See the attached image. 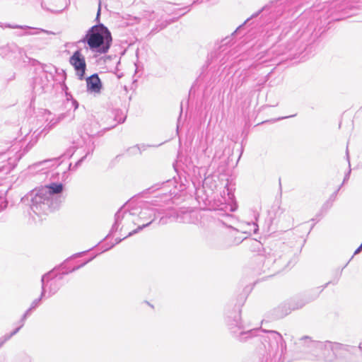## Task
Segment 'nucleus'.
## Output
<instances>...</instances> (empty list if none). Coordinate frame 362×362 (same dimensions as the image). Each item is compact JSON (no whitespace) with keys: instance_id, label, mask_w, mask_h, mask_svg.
<instances>
[{"instance_id":"f257e3e1","label":"nucleus","mask_w":362,"mask_h":362,"mask_svg":"<svg viewBox=\"0 0 362 362\" xmlns=\"http://www.w3.org/2000/svg\"><path fill=\"white\" fill-rule=\"evenodd\" d=\"M226 323L230 334L240 342L251 339L257 345L259 362H283L286 343L280 333L273 330L249 329L241 321L240 311L229 312Z\"/></svg>"},{"instance_id":"f03ea898","label":"nucleus","mask_w":362,"mask_h":362,"mask_svg":"<svg viewBox=\"0 0 362 362\" xmlns=\"http://www.w3.org/2000/svg\"><path fill=\"white\" fill-rule=\"evenodd\" d=\"M234 198L233 193L226 187L223 192L216 195L213 200H209L207 203L205 199V211H210L211 217L217 218L223 225L230 228L226 238L227 247L238 245L247 239V236H243V232L228 224V222L234 218L230 212L235 211L237 209L236 204L233 203Z\"/></svg>"},{"instance_id":"7ed1b4c3","label":"nucleus","mask_w":362,"mask_h":362,"mask_svg":"<svg viewBox=\"0 0 362 362\" xmlns=\"http://www.w3.org/2000/svg\"><path fill=\"white\" fill-rule=\"evenodd\" d=\"M335 342L313 340L308 336L297 339L295 346L303 354V358L310 361L334 362Z\"/></svg>"},{"instance_id":"20e7f679","label":"nucleus","mask_w":362,"mask_h":362,"mask_svg":"<svg viewBox=\"0 0 362 362\" xmlns=\"http://www.w3.org/2000/svg\"><path fill=\"white\" fill-rule=\"evenodd\" d=\"M112 40L109 30L103 24H98L92 26L78 43L87 44L93 52L105 54L108 52Z\"/></svg>"},{"instance_id":"39448f33","label":"nucleus","mask_w":362,"mask_h":362,"mask_svg":"<svg viewBox=\"0 0 362 362\" xmlns=\"http://www.w3.org/2000/svg\"><path fill=\"white\" fill-rule=\"evenodd\" d=\"M63 190L62 183L52 182L31 192L30 209L37 215L40 216L49 209L51 199L55 194L61 193Z\"/></svg>"},{"instance_id":"423d86ee","label":"nucleus","mask_w":362,"mask_h":362,"mask_svg":"<svg viewBox=\"0 0 362 362\" xmlns=\"http://www.w3.org/2000/svg\"><path fill=\"white\" fill-rule=\"evenodd\" d=\"M157 214H160V211L158 209L154 208H146L142 209L138 216H135L134 213H127L124 211L122 208H121L115 214V221L112 226V230L117 229L119 222L123 218L131 221L134 224H139L141 222H143L141 225H139L136 229L129 232L124 238L130 237L149 226L156 219Z\"/></svg>"},{"instance_id":"0eeeda50","label":"nucleus","mask_w":362,"mask_h":362,"mask_svg":"<svg viewBox=\"0 0 362 362\" xmlns=\"http://www.w3.org/2000/svg\"><path fill=\"white\" fill-rule=\"evenodd\" d=\"M293 252L285 243L280 246V250L269 255L263 261L262 272L268 276H274L289 266Z\"/></svg>"},{"instance_id":"6e6552de","label":"nucleus","mask_w":362,"mask_h":362,"mask_svg":"<svg viewBox=\"0 0 362 362\" xmlns=\"http://www.w3.org/2000/svg\"><path fill=\"white\" fill-rule=\"evenodd\" d=\"M298 42L293 40L288 42L285 45L275 46L270 51L279 58L278 64L283 61L291 59L300 54V51L298 47Z\"/></svg>"},{"instance_id":"1a4fd4ad","label":"nucleus","mask_w":362,"mask_h":362,"mask_svg":"<svg viewBox=\"0 0 362 362\" xmlns=\"http://www.w3.org/2000/svg\"><path fill=\"white\" fill-rule=\"evenodd\" d=\"M332 281H328L325 285L322 286L317 287L312 291H310V293L305 296L304 298H293L288 300L291 310H296L302 308L303 306H305L308 303L315 300L320 295V293L323 291V290L330 284H332Z\"/></svg>"},{"instance_id":"9d476101","label":"nucleus","mask_w":362,"mask_h":362,"mask_svg":"<svg viewBox=\"0 0 362 362\" xmlns=\"http://www.w3.org/2000/svg\"><path fill=\"white\" fill-rule=\"evenodd\" d=\"M334 362H353L355 348L349 345L335 342Z\"/></svg>"},{"instance_id":"9b49d317","label":"nucleus","mask_w":362,"mask_h":362,"mask_svg":"<svg viewBox=\"0 0 362 362\" xmlns=\"http://www.w3.org/2000/svg\"><path fill=\"white\" fill-rule=\"evenodd\" d=\"M231 151L230 148H225L223 151H216L213 158L211 166H217L218 173H223L229 164Z\"/></svg>"},{"instance_id":"f8f14e48","label":"nucleus","mask_w":362,"mask_h":362,"mask_svg":"<svg viewBox=\"0 0 362 362\" xmlns=\"http://www.w3.org/2000/svg\"><path fill=\"white\" fill-rule=\"evenodd\" d=\"M69 63L74 67L76 75L80 80H83L86 68L85 57L80 50H76L69 59Z\"/></svg>"},{"instance_id":"ddd939ff","label":"nucleus","mask_w":362,"mask_h":362,"mask_svg":"<svg viewBox=\"0 0 362 362\" xmlns=\"http://www.w3.org/2000/svg\"><path fill=\"white\" fill-rule=\"evenodd\" d=\"M202 216L203 215L202 210L183 211L182 212V217L180 221H182L184 223L198 224L202 222Z\"/></svg>"},{"instance_id":"4468645a","label":"nucleus","mask_w":362,"mask_h":362,"mask_svg":"<svg viewBox=\"0 0 362 362\" xmlns=\"http://www.w3.org/2000/svg\"><path fill=\"white\" fill-rule=\"evenodd\" d=\"M291 311L292 310L288 300L286 301L272 310V318L275 320L283 318L290 314Z\"/></svg>"},{"instance_id":"2eb2a0df","label":"nucleus","mask_w":362,"mask_h":362,"mask_svg":"<svg viewBox=\"0 0 362 362\" xmlns=\"http://www.w3.org/2000/svg\"><path fill=\"white\" fill-rule=\"evenodd\" d=\"M87 88L88 90L99 93L102 88L100 80L97 74H93L86 79Z\"/></svg>"},{"instance_id":"dca6fc26","label":"nucleus","mask_w":362,"mask_h":362,"mask_svg":"<svg viewBox=\"0 0 362 362\" xmlns=\"http://www.w3.org/2000/svg\"><path fill=\"white\" fill-rule=\"evenodd\" d=\"M49 275L50 274L48 273L42 276V279H41L42 292H41L40 298H39L38 299H35L34 301H33V303L30 305V310L35 309L39 305L42 298L45 296V281H48V280L49 279Z\"/></svg>"},{"instance_id":"f3484780","label":"nucleus","mask_w":362,"mask_h":362,"mask_svg":"<svg viewBox=\"0 0 362 362\" xmlns=\"http://www.w3.org/2000/svg\"><path fill=\"white\" fill-rule=\"evenodd\" d=\"M271 6L269 5H266L262 7L260 10L253 13L250 18H248L242 25L238 26L237 29L232 33V35H235L244 25H245L247 22H249L251 19L257 17L261 13L264 11H268L270 9Z\"/></svg>"},{"instance_id":"a211bd4d","label":"nucleus","mask_w":362,"mask_h":362,"mask_svg":"<svg viewBox=\"0 0 362 362\" xmlns=\"http://www.w3.org/2000/svg\"><path fill=\"white\" fill-rule=\"evenodd\" d=\"M215 177H217V176L205 177V185H206L209 189L211 192H214V189L217 187V180L214 179Z\"/></svg>"},{"instance_id":"6ab92c4d","label":"nucleus","mask_w":362,"mask_h":362,"mask_svg":"<svg viewBox=\"0 0 362 362\" xmlns=\"http://www.w3.org/2000/svg\"><path fill=\"white\" fill-rule=\"evenodd\" d=\"M247 226H248V229L245 231H243V233L245 235H251V233H254V234H256L257 233L258 230H259V227H258V225L255 223V222H252V223H247Z\"/></svg>"},{"instance_id":"aec40b11","label":"nucleus","mask_w":362,"mask_h":362,"mask_svg":"<svg viewBox=\"0 0 362 362\" xmlns=\"http://www.w3.org/2000/svg\"><path fill=\"white\" fill-rule=\"evenodd\" d=\"M57 165V160L56 158L54 159H49V160H45L41 162H39L38 163H36V166H45L49 167V166H54Z\"/></svg>"},{"instance_id":"412c9836","label":"nucleus","mask_w":362,"mask_h":362,"mask_svg":"<svg viewBox=\"0 0 362 362\" xmlns=\"http://www.w3.org/2000/svg\"><path fill=\"white\" fill-rule=\"evenodd\" d=\"M59 284L56 281H52L49 284V296L56 293V292L59 290Z\"/></svg>"},{"instance_id":"4be33fe9","label":"nucleus","mask_w":362,"mask_h":362,"mask_svg":"<svg viewBox=\"0 0 362 362\" xmlns=\"http://www.w3.org/2000/svg\"><path fill=\"white\" fill-rule=\"evenodd\" d=\"M346 159L349 163V168H350L351 164H350V160H349V155L348 148H346ZM351 170V168H349V171L345 174L341 185H343L349 179Z\"/></svg>"},{"instance_id":"5701e85b","label":"nucleus","mask_w":362,"mask_h":362,"mask_svg":"<svg viewBox=\"0 0 362 362\" xmlns=\"http://www.w3.org/2000/svg\"><path fill=\"white\" fill-rule=\"evenodd\" d=\"M64 117L65 116L64 114H61L56 119H52L49 122L50 126L53 127L55 124H58L61 120H62L64 118Z\"/></svg>"},{"instance_id":"b1692460","label":"nucleus","mask_w":362,"mask_h":362,"mask_svg":"<svg viewBox=\"0 0 362 362\" xmlns=\"http://www.w3.org/2000/svg\"><path fill=\"white\" fill-rule=\"evenodd\" d=\"M332 202L327 200L322 206L321 211L327 212L332 206Z\"/></svg>"},{"instance_id":"393cba45","label":"nucleus","mask_w":362,"mask_h":362,"mask_svg":"<svg viewBox=\"0 0 362 362\" xmlns=\"http://www.w3.org/2000/svg\"><path fill=\"white\" fill-rule=\"evenodd\" d=\"M341 187V185L334 193H332L331 194V196L329 197V198L328 199L329 201L332 202V203L335 201V199L337 198V193L339 191Z\"/></svg>"},{"instance_id":"a878e982","label":"nucleus","mask_w":362,"mask_h":362,"mask_svg":"<svg viewBox=\"0 0 362 362\" xmlns=\"http://www.w3.org/2000/svg\"><path fill=\"white\" fill-rule=\"evenodd\" d=\"M10 339V336L4 335L0 338V348L4 344L6 341Z\"/></svg>"},{"instance_id":"bb28decb","label":"nucleus","mask_w":362,"mask_h":362,"mask_svg":"<svg viewBox=\"0 0 362 362\" xmlns=\"http://www.w3.org/2000/svg\"><path fill=\"white\" fill-rule=\"evenodd\" d=\"M23 326V323H22V325L17 327L16 329H14L11 333L10 334H6V336H10V339L13 336L15 335L16 333L18 332V331L20 330V329Z\"/></svg>"},{"instance_id":"cd10ccee","label":"nucleus","mask_w":362,"mask_h":362,"mask_svg":"<svg viewBox=\"0 0 362 362\" xmlns=\"http://www.w3.org/2000/svg\"><path fill=\"white\" fill-rule=\"evenodd\" d=\"M32 310H30V308L25 313V314L23 315V317H22V322H23V321L26 319L27 316L30 314V311Z\"/></svg>"},{"instance_id":"c85d7f7f","label":"nucleus","mask_w":362,"mask_h":362,"mask_svg":"<svg viewBox=\"0 0 362 362\" xmlns=\"http://www.w3.org/2000/svg\"><path fill=\"white\" fill-rule=\"evenodd\" d=\"M72 105L75 110L78 107V103L76 100H72Z\"/></svg>"},{"instance_id":"c756f323","label":"nucleus","mask_w":362,"mask_h":362,"mask_svg":"<svg viewBox=\"0 0 362 362\" xmlns=\"http://www.w3.org/2000/svg\"><path fill=\"white\" fill-rule=\"evenodd\" d=\"M87 155H88V153H86V156H84L79 160H78L77 163H76L75 166L78 167L81 164V163L83 160V159L87 156Z\"/></svg>"},{"instance_id":"7c9ffc66","label":"nucleus","mask_w":362,"mask_h":362,"mask_svg":"<svg viewBox=\"0 0 362 362\" xmlns=\"http://www.w3.org/2000/svg\"><path fill=\"white\" fill-rule=\"evenodd\" d=\"M325 8H323L322 10L320 11L319 12V18L321 19V18L322 17V15L323 13L325 12Z\"/></svg>"},{"instance_id":"2f4dec72","label":"nucleus","mask_w":362,"mask_h":362,"mask_svg":"<svg viewBox=\"0 0 362 362\" xmlns=\"http://www.w3.org/2000/svg\"><path fill=\"white\" fill-rule=\"evenodd\" d=\"M85 264H86V263H83V264H81V265H79V266H78V267H76L73 268V269H72V270H71V272H74V271H75V270H77V269H78L79 268H81V267H82L83 266H84Z\"/></svg>"},{"instance_id":"473e14b6","label":"nucleus","mask_w":362,"mask_h":362,"mask_svg":"<svg viewBox=\"0 0 362 362\" xmlns=\"http://www.w3.org/2000/svg\"><path fill=\"white\" fill-rule=\"evenodd\" d=\"M230 37H226L225 39L223 40V42H224V45H226L228 43V42L230 41Z\"/></svg>"},{"instance_id":"72a5a7b5","label":"nucleus","mask_w":362,"mask_h":362,"mask_svg":"<svg viewBox=\"0 0 362 362\" xmlns=\"http://www.w3.org/2000/svg\"><path fill=\"white\" fill-rule=\"evenodd\" d=\"M249 241L252 242V243H255V244H257V245H259V244H260V243H259V242L257 241V240H255V239H250V240H249Z\"/></svg>"},{"instance_id":"f704fd0d","label":"nucleus","mask_w":362,"mask_h":362,"mask_svg":"<svg viewBox=\"0 0 362 362\" xmlns=\"http://www.w3.org/2000/svg\"><path fill=\"white\" fill-rule=\"evenodd\" d=\"M362 250V248H361V245L355 250L354 252V255H356L358 254V252H360V251Z\"/></svg>"},{"instance_id":"c9c22d12","label":"nucleus","mask_w":362,"mask_h":362,"mask_svg":"<svg viewBox=\"0 0 362 362\" xmlns=\"http://www.w3.org/2000/svg\"><path fill=\"white\" fill-rule=\"evenodd\" d=\"M362 250V248H361V245L355 250L354 252V255H356L358 254V252H360V251Z\"/></svg>"},{"instance_id":"e433bc0d","label":"nucleus","mask_w":362,"mask_h":362,"mask_svg":"<svg viewBox=\"0 0 362 362\" xmlns=\"http://www.w3.org/2000/svg\"><path fill=\"white\" fill-rule=\"evenodd\" d=\"M100 13V6H99L98 10L96 20L99 19Z\"/></svg>"},{"instance_id":"4c0bfd02","label":"nucleus","mask_w":362,"mask_h":362,"mask_svg":"<svg viewBox=\"0 0 362 362\" xmlns=\"http://www.w3.org/2000/svg\"><path fill=\"white\" fill-rule=\"evenodd\" d=\"M292 116H288V117H280L279 119H277V120H280V119H286V118H288V117H291Z\"/></svg>"},{"instance_id":"58836bf2","label":"nucleus","mask_w":362,"mask_h":362,"mask_svg":"<svg viewBox=\"0 0 362 362\" xmlns=\"http://www.w3.org/2000/svg\"><path fill=\"white\" fill-rule=\"evenodd\" d=\"M163 219H164V218L162 217V218L160 219V221H159V223H160V224H163V223H165V222L163 221Z\"/></svg>"},{"instance_id":"ea45409f","label":"nucleus","mask_w":362,"mask_h":362,"mask_svg":"<svg viewBox=\"0 0 362 362\" xmlns=\"http://www.w3.org/2000/svg\"><path fill=\"white\" fill-rule=\"evenodd\" d=\"M40 31L43 32V33H51V32H49V31L43 30V29H41Z\"/></svg>"},{"instance_id":"a19ab883","label":"nucleus","mask_w":362,"mask_h":362,"mask_svg":"<svg viewBox=\"0 0 362 362\" xmlns=\"http://www.w3.org/2000/svg\"><path fill=\"white\" fill-rule=\"evenodd\" d=\"M280 11H281V8H279L276 10V13H279Z\"/></svg>"},{"instance_id":"79ce46f5","label":"nucleus","mask_w":362,"mask_h":362,"mask_svg":"<svg viewBox=\"0 0 362 362\" xmlns=\"http://www.w3.org/2000/svg\"><path fill=\"white\" fill-rule=\"evenodd\" d=\"M358 349H359L361 351H362V346H361V345H359Z\"/></svg>"},{"instance_id":"37998d69","label":"nucleus","mask_w":362,"mask_h":362,"mask_svg":"<svg viewBox=\"0 0 362 362\" xmlns=\"http://www.w3.org/2000/svg\"><path fill=\"white\" fill-rule=\"evenodd\" d=\"M207 150H208V148H206L204 150L205 153H206Z\"/></svg>"},{"instance_id":"c03bdc74","label":"nucleus","mask_w":362,"mask_h":362,"mask_svg":"<svg viewBox=\"0 0 362 362\" xmlns=\"http://www.w3.org/2000/svg\"><path fill=\"white\" fill-rule=\"evenodd\" d=\"M88 262H90V259H88V261H86V262H85L86 264V263H88Z\"/></svg>"},{"instance_id":"a18cd8bd","label":"nucleus","mask_w":362,"mask_h":362,"mask_svg":"<svg viewBox=\"0 0 362 362\" xmlns=\"http://www.w3.org/2000/svg\"><path fill=\"white\" fill-rule=\"evenodd\" d=\"M88 262H90V259H88V261H86V262H85L86 264V263H88Z\"/></svg>"}]
</instances>
